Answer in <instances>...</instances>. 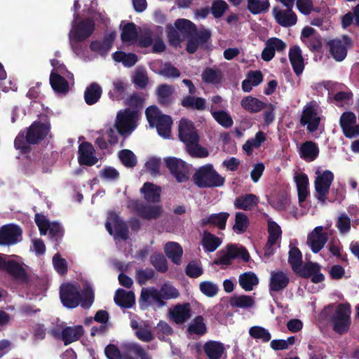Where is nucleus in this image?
Masks as SVG:
<instances>
[{"instance_id":"f257e3e1","label":"nucleus","mask_w":359,"mask_h":359,"mask_svg":"<svg viewBox=\"0 0 359 359\" xmlns=\"http://www.w3.org/2000/svg\"><path fill=\"white\" fill-rule=\"evenodd\" d=\"M178 137L186 147L187 153L193 158H206L209 151L200 145L199 135L194 123L187 118H182L178 125Z\"/></svg>"},{"instance_id":"f03ea898","label":"nucleus","mask_w":359,"mask_h":359,"mask_svg":"<svg viewBox=\"0 0 359 359\" xmlns=\"http://www.w3.org/2000/svg\"><path fill=\"white\" fill-rule=\"evenodd\" d=\"M50 123L39 121H34L27 128L26 133L21 130L14 140L15 149L20 150L21 154H29L32 151L30 144H37L44 140L50 132Z\"/></svg>"},{"instance_id":"7ed1b4c3","label":"nucleus","mask_w":359,"mask_h":359,"mask_svg":"<svg viewBox=\"0 0 359 359\" xmlns=\"http://www.w3.org/2000/svg\"><path fill=\"white\" fill-rule=\"evenodd\" d=\"M179 292L170 283L166 282L162 285L158 290L156 288H142L140 298L141 309H145L149 306L161 308L165 305V300L175 299L179 296Z\"/></svg>"},{"instance_id":"20e7f679","label":"nucleus","mask_w":359,"mask_h":359,"mask_svg":"<svg viewBox=\"0 0 359 359\" xmlns=\"http://www.w3.org/2000/svg\"><path fill=\"white\" fill-rule=\"evenodd\" d=\"M60 299L63 305L67 308H75L79 304L83 307H89L94 299L93 291L89 283L85 284V287L81 294L76 285L67 283L60 287Z\"/></svg>"},{"instance_id":"39448f33","label":"nucleus","mask_w":359,"mask_h":359,"mask_svg":"<svg viewBox=\"0 0 359 359\" xmlns=\"http://www.w3.org/2000/svg\"><path fill=\"white\" fill-rule=\"evenodd\" d=\"M193 180L195 184L201 189L220 187L225 183V178L210 163L200 167L193 175Z\"/></svg>"},{"instance_id":"423d86ee","label":"nucleus","mask_w":359,"mask_h":359,"mask_svg":"<svg viewBox=\"0 0 359 359\" xmlns=\"http://www.w3.org/2000/svg\"><path fill=\"white\" fill-rule=\"evenodd\" d=\"M145 115L151 128L156 127L158 134L169 138L171 134L172 119L169 115L162 114L160 109L154 105L146 109Z\"/></svg>"},{"instance_id":"0eeeda50","label":"nucleus","mask_w":359,"mask_h":359,"mask_svg":"<svg viewBox=\"0 0 359 359\" xmlns=\"http://www.w3.org/2000/svg\"><path fill=\"white\" fill-rule=\"evenodd\" d=\"M137 111L129 108L119 111L114 125L117 133L124 138L130 135L137 127Z\"/></svg>"},{"instance_id":"6e6552de","label":"nucleus","mask_w":359,"mask_h":359,"mask_svg":"<svg viewBox=\"0 0 359 359\" xmlns=\"http://www.w3.org/2000/svg\"><path fill=\"white\" fill-rule=\"evenodd\" d=\"M352 46L353 41L346 35L342 36L341 39H331L326 43V48L328 49L330 54L337 62H341L345 59L348 48Z\"/></svg>"},{"instance_id":"1a4fd4ad","label":"nucleus","mask_w":359,"mask_h":359,"mask_svg":"<svg viewBox=\"0 0 359 359\" xmlns=\"http://www.w3.org/2000/svg\"><path fill=\"white\" fill-rule=\"evenodd\" d=\"M318 176L314 182L316 197L323 203H325L330 186L334 180V174L330 170H326L320 173L317 171Z\"/></svg>"},{"instance_id":"9d476101","label":"nucleus","mask_w":359,"mask_h":359,"mask_svg":"<svg viewBox=\"0 0 359 359\" xmlns=\"http://www.w3.org/2000/svg\"><path fill=\"white\" fill-rule=\"evenodd\" d=\"M350 306L346 304H339L332 318L333 329L339 334L346 332L351 325Z\"/></svg>"},{"instance_id":"9b49d317","label":"nucleus","mask_w":359,"mask_h":359,"mask_svg":"<svg viewBox=\"0 0 359 359\" xmlns=\"http://www.w3.org/2000/svg\"><path fill=\"white\" fill-rule=\"evenodd\" d=\"M164 161L177 182H186L189 180V165L186 162L175 157L165 158Z\"/></svg>"},{"instance_id":"f8f14e48","label":"nucleus","mask_w":359,"mask_h":359,"mask_svg":"<svg viewBox=\"0 0 359 359\" xmlns=\"http://www.w3.org/2000/svg\"><path fill=\"white\" fill-rule=\"evenodd\" d=\"M95 22L91 18H86L74 25L69 34L72 41L81 42L89 38L95 31Z\"/></svg>"},{"instance_id":"ddd939ff","label":"nucleus","mask_w":359,"mask_h":359,"mask_svg":"<svg viewBox=\"0 0 359 359\" xmlns=\"http://www.w3.org/2000/svg\"><path fill=\"white\" fill-rule=\"evenodd\" d=\"M129 206L138 216L146 219H157L163 212L162 206L146 205L140 200L130 201Z\"/></svg>"},{"instance_id":"4468645a","label":"nucleus","mask_w":359,"mask_h":359,"mask_svg":"<svg viewBox=\"0 0 359 359\" xmlns=\"http://www.w3.org/2000/svg\"><path fill=\"white\" fill-rule=\"evenodd\" d=\"M320 118L318 116V113L312 102H309L304 107L300 118V123L302 126H306L307 130L313 133L316 131L319 126Z\"/></svg>"},{"instance_id":"2eb2a0df","label":"nucleus","mask_w":359,"mask_h":359,"mask_svg":"<svg viewBox=\"0 0 359 359\" xmlns=\"http://www.w3.org/2000/svg\"><path fill=\"white\" fill-rule=\"evenodd\" d=\"M327 232L322 226H316L307 237V245L314 253L320 252L327 241Z\"/></svg>"},{"instance_id":"dca6fc26","label":"nucleus","mask_w":359,"mask_h":359,"mask_svg":"<svg viewBox=\"0 0 359 359\" xmlns=\"http://www.w3.org/2000/svg\"><path fill=\"white\" fill-rule=\"evenodd\" d=\"M3 269L16 278L24 279L26 276L25 265L21 258L15 255H5Z\"/></svg>"},{"instance_id":"f3484780","label":"nucleus","mask_w":359,"mask_h":359,"mask_svg":"<svg viewBox=\"0 0 359 359\" xmlns=\"http://www.w3.org/2000/svg\"><path fill=\"white\" fill-rule=\"evenodd\" d=\"M250 255L247 250L242 246L231 244L226 248V252L219 257L217 264L229 265L233 259H241L248 262Z\"/></svg>"},{"instance_id":"a211bd4d","label":"nucleus","mask_w":359,"mask_h":359,"mask_svg":"<svg viewBox=\"0 0 359 359\" xmlns=\"http://www.w3.org/2000/svg\"><path fill=\"white\" fill-rule=\"evenodd\" d=\"M78 161L80 165L93 166L98 162L95 149L88 142H83L79 146Z\"/></svg>"},{"instance_id":"6ab92c4d","label":"nucleus","mask_w":359,"mask_h":359,"mask_svg":"<svg viewBox=\"0 0 359 359\" xmlns=\"http://www.w3.org/2000/svg\"><path fill=\"white\" fill-rule=\"evenodd\" d=\"M123 355L121 359H137L130 355V353L135 354L140 359H151L150 355L145 351L140 344L135 342H127L121 344Z\"/></svg>"},{"instance_id":"aec40b11","label":"nucleus","mask_w":359,"mask_h":359,"mask_svg":"<svg viewBox=\"0 0 359 359\" xmlns=\"http://www.w3.org/2000/svg\"><path fill=\"white\" fill-rule=\"evenodd\" d=\"M273 14L276 22L283 27H289L297 23V16L292 11H283L275 6L273 8Z\"/></svg>"},{"instance_id":"412c9836","label":"nucleus","mask_w":359,"mask_h":359,"mask_svg":"<svg viewBox=\"0 0 359 359\" xmlns=\"http://www.w3.org/2000/svg\"><path fill=\"white\" fill-rule=\"evenodd\" d=\"M21 230L18 226H2L0 228V245H10L19 241Z\"/></svg>"},{"instance_id":"4be33fe9","label":"nucleus","mask_w":359,"mask_h":359,"mask_svg":"<svg viewBox=\"0 0 359 359\" xmlns=\"http://www.w3.org/2000/svg\"><path fill=\"white\" fill-rule=\"evenodd\" d=\"M115 37V33L111 32L105 35L102 41H93L90 44V48L93 52L97 53L101 55H105L112 47Z\"/></svg>"},{"instance_id":"5701e85b","label":"nucleus","mask_w":359,"mask_h":359,"mask_svg":"<svg viewBox=\"0 0 359 359\" xmlns=\"http://www.w3.org/2000/svg\"><path fill=\"white\" fill-rule=\"evenodd\" d=\"M289 60L296 75L299 76L304 69V62L302 52L299 46H293L289 50Z\"/></svg>"},{"instance_id":"b1692460","label":"nucleus","mask_w":359,"mask_h":359,"mask_svg":"<svg viewBox=\"0 0 359 359\" xmlns=\"http://www.w3.org/2000/svg\"><path fill=\"white\" fill-rule=\"evenodd\" d=\"M268 232L269 238L265 246L264 255L270 257L273 255L276 245L280 241L282 231L280 226H269Z\"/></svg>"},{"instance_id":"393cba45","label":"nucleus","mask_w":359,"mask_h":359,"mask_svg":"<svg viewBox=\"0 0 359 359\" xmlns=\"http://www.w3.org/2000/svg\"><path fill=\"white\" fill-rule=\"evenodd\" d=\"M174 88L172 86L163 83L159 85L156 88L158 103L162 107H169L172 104V95Z\"/></svg>"},{"instance_id":"a878e982","label":"nucleus","mask_w":359,"mask_h":359,"mask_svg":"<svg viewBox=\"0 0 359 359\" xmlns=\"http://www.w3.org/2000/svg\"><path fill=\"white\" fill-rule=\"evenodd\" d=\"M288 283L289 277L285 273L281 271H275L271 273L269 283L271 291H280L287 285Z\"/></svg>"},{"instance_id":"bb28decb","label":"nucleus","mask_w":359,"mask_h":359,"mask_svg":"<svg viewBox=\"0 0 359 359\" xmlns=\"http://www.w3.org/2000/svg\"><path fill=\"white\" fill-rule=\"evenodd\" d=\"M258 197L252 194L239 196L234 201L236 208L243 210H251L258 203Z\"/></svg>"},{"instance_id":"cd10ccee","label":"nucleus","mask_w":359,"mask_h":359,"mask_svg":"<svg viewBox=\"0 0 359 359\" xmlns=\"http://www.w3.org/2000/svg\"><path fill=\"white\" fill-rule=\"evenodd\" d=\"M203 351L208 359H220L224 353L225 348L219 341H209L204 344Z\"/></svg>"},{"instance_id":"c85d7f7f","label":"nucleus","mask_w":359,"mask_h":359,"mask_svg":"<svg viewBox=\"0 0 359 359\" xmlns=\"http://www.w3.org/2000/svg\"><path fill=\"white\" fill-rule=\"evenodd\" d=\"M319 154V148L316 143L312 141L304 142L299 149V155L306 161H314Z\"/></svg>"},{"instance_id":"c756f323","label":"nucleus","mask_w":359,"mask_h":359,"mask_svg":"<svg viewBox=\"0 0 359 359\" xmlns=\"http://www.w3.org/2000/svg\"><path fill=\"white\" fill-rule=\"evenodd\" d=\"M144 199L149 203H157L161 198V188L151 182H145L140 189Z\"/></svg>"},{"instance_id":"7c9ffc66","label":"nucleus","mask_w":359,"mask_h":359,"mask_svg":"<svg viewBox=\"0 0 359 359\" xmlns=\"http://www.w3.org/2000/svg\"><path fill=\"white\" fill-rule=\"evenodd\" d=\"M102 94L101 86L97 83H92L85 90L84 100L88 105H93L99 101Z\"/></svg>"},{"instance_id":"2f4dec72","label":"nucleus","mask_w":359,"mask_h":359,"mask_svg":"<svg viewBox=\"0 0 359 359\" xmlns=\"http://www.w3.org/2000/svg\"><path fill=\"white\" fill-rule=\"evenodd\" d=\"M50 84L53 90L58 93L65 94L69 90L68 81L63 76L53 71L50 74Z\"/></svg>"},{"instance_id":"473e14b6","label":"nucleus","mask_w":359,"mask_h":359,"mask_svg":"<svg viewBox=\"0 0 359 359\" xmlns=\"http://www.w3.org/2000/svg\"><path fill=\"white\" fill-rule=\"evenodd\" d=\"M241 105L243 109L250 113H257L266 106L265 102L250 95L241 100Z\"/></svg>"},{"instance_id":"72a5a7b5","label":"nucleus","mask_w":359,"mask_h":359,"mask_svg":"<svg viewBox=\"0 0 359 359\" xmlns=\"http://www.w3.org/2000/svg\"><path fill=\"white\" fill-rule=\"evenodd\" d=\"M175 28L183 36V38L193 36L196 32V25L191 21L180 18L175 22Z\"/></svg>"},{"instance_id":"f704fd0d","label":"nucleus","mask_w":359,"mask_h":359,"mask_svg":"<svg viewBox=\"0 0 359 359\" xmlns=\"http://www.w3.org/2000/svg\"><path fill=\"white\" fill-rule=\"evenodd\" d=\"M165 253L171 261L179 264L183 254L180 245L175 242H168L164 247Z\"/></svg>"},{"instance_id":"c9c22d12","label":"nucleus","mask_w":359,"mask_h":359,"mask_svg":"<svg viewBox=\"0 0 359 359\" xmlns=\"http://www.w3.org/2000/svg\"><path fill=\"white\" fill-rule=\"evenodd\" d=\"M206 100L201 97L187 95L183 97L181 104L183 107L194 110L203 111L205 109Z\"/></svg>"},{"instance_id":"e433bc0d","label":"nucleus","mask_w":359,"mask_h":359,"mask_svg":"<svg viewBox=\"0 0 359 359\" xmlns=\"http://www.w3.org/2000/svg\"><path fill=\"white\" fill-rule=\"evenodd\" d=\"M114 301L121 307L130 308L135 303V294L133 292L118 289L114 296Z\"/></svg>"},{"instance_id":"4c0bfd02","label":"nucleus","mask_w":359,"mask_h":359,"mask_svg":"<svg viewBox=\"0 0 359 359\" xmlns=\"http://www.w3.org/2000/svg\"><path fill=\"white\" fill-rule=\"evenodd\" d=\"M356 123V116L352 111H345L341 116L339 120L340 126L342 129L344 136H351L350 133L351 128Z\"/></svg>"},{"instance_id":"58836bf2","label":"nucleus","mask_w":359,"mask_h":359,"mask_svg":"<svg viewBox=\"0 0 359 359\" xmlns=\"http://www.w3.org/2000/svg\"><path fill=\"white\" fill-rule=\"evenodd\" d=\"M83 333V329L81 325L67 327L62 331V339L65 344H68L78 340Z\"/></svg>"},{"instance_id":"ea45409f","label":"nucleus","mask_w":359,"mask_h":359,"mask_svg":"<svg viewBox=\"0 0 359 359\" xmlns=\"http://www.w3.org/2000/svg\"><path fill=\"white\" fill-rule=\"evenodd\" d=\"M259 283V278L252 272H246L239 276V284L245 291H251Z\"/></svg>"},{"instance_id":"a19ab883","label":"nucleus","mask_w":359,"mask_h":359,"mask_svg":"<svg viewBox=\"0 0 359 359\" xmlns=\"http://www.w3.org/2000/svg\"><path fill=\"white\" fill-rule=\"evenodd\" d=\"M222 243L219 238L205 231L201 239V244L207 252L215 251Z\"/></svg>"},{"instance_id":"79ce46f5","label":"nucleus","mask_w":359,"mask_h":359,"mask_svg":"<svg viewBox=\"0 0 359 359\" xmlns=\"http://www.w3.org/2000/svg\"><path fill=\"white\" fill-rule=\"evenodd\" d=\"M269 8V0H248L247 8L253 15L266 13Z\"/></svg>"},{"instance_id":"37998d69","label":"nucleus","mask_w":359,"mask_h":359,"mask_svg":"<svg viewBox=\"0 0 359 359\" xmlns=\"http://www.w3.org/2000/svg\"><path fill=\"white\" fill-rule=\"evenodd\" d=\"M214 119L225 128H231L233 121L229 114L224 110L214 111L212 107L209 109Z\"/></svg>"},{"instance_id":"c03bdc74","label":"nucleus","mask_w":359,"mask_h":359,"mask_svg":"<svg viewBox=\"0 0 359 359\" xmlns=\"http://www.w3.org/2000/svg\"><path fill=\"white\" fill-rule=\"evenodd\" d=\"M41 235L47 236L49 239L58 241L63 236L60 226H38Z\"/></svg>"},{"instance_id":"a18cd8bd","label":"nucleus","mask_w":359,"mask_h":359,"mask_svg":"<svg viewBox=\"0 0 359 359\" xmlns=\"http://www.w3.org/2000/svg\"><path fill=\"white\" fill-rule=\"evenodd\" d=\"M138 37L137 26L133 22H127L122 29L121 41L124 43L136 41Z\"/></svg>"},{"instance_id":"49530a36","label":"nucleus","mask_w":359,"mask_h":359,"mask_svg":"<svg viewBox=\"0 0 359 359\" xmlns=\"http://www.w3.org/2000/svg\"><path fill=\"white\" fill-rule=\"evenodd\" d=\"M171 318L176 323H182L190 317L189 306L188 304L176 306L170 312Z\"/></svg>"},{"instance_id":"de8ad7c7","label":"nucleus","mask_w":359,"mask_h":359,"mask_svg":"<svg viewBox=\"0 0 359 359\" xmlns=\"http://www.w3.org/2000/svg\"><path fill=\"white\" fill-rule=\"evenodd\" d=\"M222 74L220 70L207 67L202 74V79L206 83L218 84L221 82Z\"/></svg>"},{"instance_id":"09e8293b","label":"nucleus","mask_w":359,"mask_h":359,"mask_svg":"<svg viewBox=\"0 0 359 359\" xmlns=\"http://www.w3.org/2000/svg\"><path fill=\"white\" fill-rule=\"evenodd\" d=\"M229 214L222 212L216 214H211L208 217L201 219V224H226Z\"/></svg>"},{"instance_id":"8fccbe9b","label":"nucleus","mask_w":359,"mask_h":359,"mask_svg":"<svg viewBox=\"0 0 359 359\" xmlns=\"http://www.w3.org/2000/svg\"><path fill=\"white\" fill-rule=\"evenodd\" d=\"M254 299L247 295L234 296L230 300L231 306L243 309L250 308L254 305Z\"/></svg>"},{"instance_id":"3c124183","label":"nucleus","mask_w":359,"mask_h":359,"mask_svg":"<svg viewBox=\"0 0 359 359\" xmlns=\"http://www.w3.org/2000/svg\"><path fill=\"white\" fill-rule=\"evenodd\" d=\"M118 157L122 164L127 168H134L137 165V158L134 153L129 149L121 150Z\"/></svg>"},{"instance_id":"603ef678","label":"nucleus","mask_w":359,"mask_h":359,"mask_svg":"<svg viewBox=\"0 0 359 359\" xmlns=\"http://www.w3.org/2000/svg\"><path fill=\"white\" fill-rule=\"evenodd\" d=\"M109 233L115 240H125L128 238V229L127 226H106Z\"/></svg>"},{"instance_id":"864d4df0","label":"nucleus","mask_w":359,"mask_h":359,"mask_svg":"<svg viewBox=\"0 0 359 359\" xmlns=\"http://www.w3.org/2000/svg\"><path fill=\"white\" fill-rule=\"evenodd\" d=\"M249 334L252 338L259 339L265 342L269 341L271 338L269 332L266 329L260 326H253L250 327L249 330Z\"/></svg>"},{"instance_id":"5fc2aeb1","label":"nucleus","mask_w":359,"mask_h":359,"mask_svg":"<svg viewBox=\"0 0 359 359\" xmlns=\"http://www.w3.org/2000/svg\"><path fill=\"white\" fill-rule=\"evenodd\" d=\"M289 262L293 270L298 273L302 268V253L297 248H292L289 252Z\"/></svg>"},{"instance_id":"6e6d98bb","label":"nucleus","mask_w":359,"mask_h":359,"mask_svg":"<svg viewBox=\"0 0 359 359\" xmlns=\"http://www.w3.org/2000/svg\"><path fill=\"white\" fill-rule=\"evenodd\" d=\"M290 203V200L285 192L279 193L271 201L272 205L278 210H284Z\"/></svg>"},{"instance_id":"4d7b16f0","label":"nucleus","mask_w":359,"mask_h":359,"mask_svg":"<svg viewBox=\"0 0 359 359\" xmlns=\"http://www.w3.org/2000/svg\"><path fill=\"white\" fill-rule=\"evenodd\" d=\"M228 8L229 6L225 1L215 0L212 4L210 11L215 18H219Z\"/></svg>"},{"instance_id":"13d9d810","label":"nucleus","mask_w":359,"mask_h":359,"mask_svg":"<svg viewBox=\"0 0 359 359\" xmlns=\"http://www.w3.org/2000/svg\"><path fill=\"white\" fill-rule=\"evenodd\" d=\"M135 335L140 340L144 342H149L154 338L151 327L145 323L140 325V328L135 331Z\"/></svg>"},{"instance_id":"bf43d9fd","label":"nucleus","mask_w":359,"mask_h":359,"mask_svg":"<svg viewBox=\"0 0 359 359\" xmlns=\"http://www.w3.org/2000/svg\"><path fill=\"white\" fill-rule=\"evenodd\" d=\"M166 29L167 36L170 45L173 46H179L182 41L180 32L170 24L166 26Z\"/></svg>"},{"instance_id":"052dcab7","label":"nucleus","mask_w":359,"mask_h":359,"mask_svg":"<svg viewBox=\"0 0 359 359\" xmlns=\"http://www.w3.org/2000/svg\"><path fill=\"white\" fill-rule=\"evenodd\" d=\"M151 264L159 271L165 272L168 270L167 261L161 254H154L151 256Z\"/></svg>"},{"instance_id":"680f3d73","label":"nucleus","mask_w":359,"mask_h":359,"mask_svg":"<svg viewBox=\"0 0 359 359\" xmlns=\"http://www.w3.org/2000/svg\"><path fill=\"white\" fill-rule=\"evenodd\" d=\"M189 330L191 333L203 334L206 331L203 319L201 316L196 317L189 327Z\"/></svg>"},{"instance_id":"e2e57ef3","label":"nucleus","mask_w":359,"mask_h":359,"mask_svg":"<svg viewBox=\"0 0 359 359\" xmlns=\"http://www.w3.org/2000/svg\"><path fill=\"white\" fill-rule=\"evenodd\" d=\"M200 290L205 295L212 297L217 294L218 287L210 281H204L200 284Z\"/></svg>"},{"instance_id":"0e129e2a","label":"nucleus","mask_w":359,"mask_h":359,"mask_svg":"<svg viewBox=\"0 0 359 359\" xmlns=\"http://www.w3.org/2000/svg\"><path fill=\"white\" fill-rule=\"evenodd\" d=\"M320 270V266L316 263L309 262L302 266L298 273L304 277H310L317 273Z\"/></svg>"},{"instance_id":"69168bd1","label":"nucleus","mask_w":359,"mask_h":359,"mask_svg":"<svg viewBox=\"0 0 359 359\" xmlns=\"http://www.w3.org/2000/svg\"><path fill=\"white\" fill-rule=\"evenodd\" d=\"M100 176L102 179L108 180H116L119 178L118 171L113 167L105 166L100 172Z\"/></svg>"},{"instance_id":"338daca9","label":"nucleus","mask_w":359,"mask_h":359,"mask_svg":"<svg viewBox=\"0 0 359 359\" xmlns=\"http://www.w3.org/2000/svg\"><path fill=\"white\" fill-rule=\"evenodd\" d=\"M53 264L55 271L60 274H64L67 271V264L65 259L59 254H55L53 257Z\"/></svg>"},{"instance_id":"774afa93","label":"nucleus","mask_w":359,"mask_h":359,"mask_svg":"<svg viewBox=\"0 0 359 359\" xmlns=\"http://www.w3.org/2000/svg\"><path fill=\"white\" fill-rule=\"evenodd\" d=\"M308 48L313 52H319L323 46L322 38L319 34L310 37L306 41Z\"/></svg>"}]
</instances>
